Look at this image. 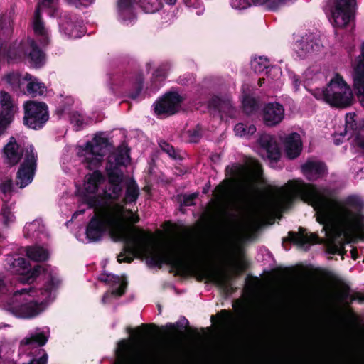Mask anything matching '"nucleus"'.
I'll list each match as a JSON object with an SVG mask.
<instances>
[{
  "mask_svg": "<svg viewBox=\"0 0 364 364\" xmlns=\"http://www.w3.org/2000/svg\"><path fill=\"white\" fill-rule=\"evenodd\" d=\"M0 191L5 196L10 194L12 191V181L11 179L4 181L0 185Z\"/></svg>",
  "mask_w": 364,
  "mask_h": 364,
  "instance_id": "obj_39",
  "label": "nucleus"
},
{
  "mask_svg": "<svg viewBox=\"0 0 364 364\" xmlns=\"http://www.w3.org/2000/svg\"><path fill=\"white\" fill-rule=\"evenodd\" d=\"M312 94L316 99L336 107H347L354 101L351 88L338 74L330 80L325 89L316 88Z\"/></svg>",
  "mask_w": 364,
  "mask_h": 364,
  "instance_id": "obj_7",
  "label": "nucleus"
},
{
  "mask_svg": "<svg viewBox=\"0 0 364 364\" xmlns=\"http://www.w3.org/2000/svg\"><path fill=\"white\" fill-rule=\"evenodd\" d=\"M284 117V109L278 102L267 104L262 109V119L264 124L269 127L279 124Z\"/></svg>",
  "mask_w": 364,
  "mask_h": 364,
  "instance_id": "obj_20",
  "label": "nucleus"
},
{
  "mask_svg": "<svg viewBox=\"0 0 364 364\" xmlns=\"http://www.w3.org/2000/svg\"><path fill=\"white\" fill-rule=\"evenodd\" d=\"M181 97L178 93L166 94L154 104V112L160 117L169 116L175 114L179 109Z\"/></svg>",
  "mask_w": 364,
  "mask_h": 364,
  "instance_id": "obj_15",
  "label": "nucleus"
},
{
  "mask_svg": "<svg viewBox=\"0 0 364 364\" xmlns=\"http://www.w3.org/2000/svg\"><path fill=\"white\" fill-rule=\"evenodd\" d=\"M166 4H169V5H173L176 4V1L177 0H163ZM160 2L161 3V1H160Z\"/></svg>",
  "mask_w": 364,
  "mask_h": 364,
  "instance_id": "obj_46",
  "label": "nucleus"
},
{
  "mask_svg": "<svg viewBox=\"0 0 364 364\" xmlns=\"http://www.w3.org/2000/svg\"><path fill=\"white\" fill-rule=\"evenodd\" d=\"M159 353L156 343H141L136 338L124 339L117 344L114 364H151Z\"/></svg>",
  "mask_w": 364,
  "mask_h": 364,
  "instance_id": "obj_6",
  "label": "nucleus"
},
{
  "mask_svg": "<svg viewBox=\"0 0 364 364\" xmlns=\"http://www.w3.org/2000/svg\"><path fill=\"white\" fill-rule=\"evenodd\" d=\"M23 80H26L28 82L26 85V92H25L26 93L36 96L42 95L46 92V87L44 83L41 82L36 77L28 73H26L23 75Z\"/></svg>",
  "mask_w": 364,
  "mask_h": 364,
  "instance_id": "obj_25",
  "label": "nucleus"
},
{
  "mask_svg": "<svg viewBox=\"0 0 364 364\" xmlns=\"http://www.w3.org/2000/svg\"><path fill=\"white\" fill-rule=\"evenodd\" d=\"M3 156L5 162L10 166L17 164L23 159L17 173L16 184L23 188L31 183L37 161V154L32 146L23 150L17 144L16 139L11 137L3 149Z\"/></svg>",
  "mask_w": 364,
  "mask_h": 364,
  "instance_id": "obj_5",
  "label": "nucleus"
},
{
  "mask_svg": "<svg viewBox=\"0 0 364 364\" xmlns=\"http://www.w3.org/2000/svg\"><path fill=\"white\" fill-rule=\"evenodd\" d=\"M5 32H6V33L8 36H9V35H10V34L11 33V32H12L11 27L10 26H9V27H7V28H6V31H5Z\"/></svg>",
  "mask_w": 364,
  "mask_h": 364,
  "instance_id": "obj_48",
  "label": "nucleus"
},
{
  "mask_svg": "<svg viewBox=\"0 0 364 364\" xmlns=\"http://www.w3.org/2000/svg\"><path fill=\"white\" fill-rule=\"evenodd\" d=\"M186 5L188 7L198 8L199 11H196L197 14H200L203 12V8L200 6L198 0H184Z\"/></svg>",
  "mask_w": 364,
  "mask_h": 364,
  "instance_id": "obj_41",
  "label": "nucleus"
},
{
  "mask_svg": "<svg viewBox=\"0 0 364 364\" xmlns=\"http://www.w3.org/2000/svg\"><path fill=\"white\" fill-rule=\"evenodd\" d=\"M9 56L10 58H13L12 56H11V53H9Z\"/></svg>",
  "mask_w": 364,
  "mask_h": 364,
  "instance_id": "obj_57",
  "label": "nucleus"
},
{
  "mask_svg": "<svg viewBox=\"0 0 364 364\" xmlns=\"http://www.w3.org/2000/svg\"><path fill=\"white\" fill-rule=\"evenodd\" d=\"M99 280L107 284L112 288L111 292H107L103 296L102 299V303H108L109 301V296L117 298L124 293V289L127 286V282L124 277L103 272L99 276Z\"/></svg>",
  "mask_w": 364,
  "mask_h": 364,
  "instance_id": "obj_14",
  "label": "nucleus"
},
{
  "mask_svg": "<svg viewBox=\"0 0 364 364\" xmlns=\"http://www.w3.org/2000/svg\"><path fill=\"white\" fill-rule=\"evenodd\" d=\"M83 213V210H79V211L75 212V213H74V215H77L78 213H80V214H81V213Z\"/></svg>",
  "mask_w": 364,
  "mask_h": 364,
  "instance_id": "obj_54",
  "label": "nucleus"
},
{
  "mask_svg": "<svg viewBox=\"0 0 364 364\" xmlns=\"http://www.w3.org/2000/svg\"><path fill=\"white\" fill-rule=\"evenodd\" d=\"M162 150L166 152L170 156L175 157V151L172 146L169 145L166 142H163L160 144Z\"/></svg>",
  "mask_w": 364,
  "mask_h": 364,
  "instance_id": "obj_42",
  "label": "nucleus"
},
{
  "mask_svg": "<svg viewBox=\"0 0 364 364\" xmlns=\"http://www.w3.org/2000/svg\"><path fill=\"white\" fill-rule=\"evenodd\" d=\"M15 221V217L11 213V207L4 205L0 213V237L3 235L4 230Z\"/></svg>",
  "mask_w": 364,
  "mask_h": 364,
  "instance_id": "obj_28",
  "label": "nucleus"
},
{
  "mask_svg": "<svg viewBox=\"0 0 364 364\" xmlns=\"http://www.w3.org/2000/svg\"><path fill=\"white\" fill-rule=\"evenodd\" d=\"M339 135L346 139L354 137V144L364 149V126L358 125L355 113L346 114L345 131Z\"/></svg>",
  "mask_w": 364,
  "mask_h": 364,
  "instance_id": "obj_13",
  "label": "nucleus"
},
{
  "mask_svg": "<svg viewBox=\"0 0 364 364\" xmlns=\"http://www.w3.org/2000/svg\"><path fill=\"white\" fill-rule=\"evenodd\" d=\"M353 88L360 105L364 107V43L361 47V54L354 66Z\"/></svg>",
  "mask_w": 364,
  "mask_h": 364,
  "instance_id": "obj_18",
  "label": "nucleus"
},
{
  "mask_svg": "<svg viewBox=\"0 0 364 364\" xmlns=\"http://www.w3.org/2000/svg\"><path fill=\"white\" fill-rule=\"evenodd\" d=\"M130 157L129 154V149L127 146H122L119 147L116 152L109 157V164L107 168H110L111 170L119 171L117 168L118 166H126L129 163Z\"/></svg>",
  "mask_w": 364,
  "mask_h": 364,
  "instance_id": "obj_23",
  "label": "nucleus"
},
{
  "mask_svg": "<svg viewBox=\"0 0 364 364\" xmlns=\"http://www.w3.org/2000/svg\"><path fill=\"white\" fill-rule=\"evenodd\" d=\"M230 5L234 9L243 10L254 5V4L252 0H230Z\"/></svg>",
  "mask_w": 364,
  "mask_h": 364,
  "instance_id": "obj_36",
  "label": "nucleus"
},
{
  "mask_svg": "<svg viewBox=\"0 0 364 364\" xmlns=\"http://www.w3.org/2000/svg\"><path fill=\"white\" fill-rule=\"evenodd\" d=\"M289 240L300 245L308 243H320L324 239H319L316 234H309L305 230L301 229L298 233L289 232Z\"/></svg>",
  "mask_w": 364,
  "mask_h": 364,
  "instance_id": "obj_24",
  "label": "nucleus"
},
{
  "mask_svg": "<svg viewBox=\"0 0 364 364\" xmlns=\"http://www.w3.org/2000/svg\"><path fill=\"white\" fill-rule=\"evenodd\" d=\"M64 33L73 38H80L84 33V29L80 24H75L73 22H68L62 25Z\"/></svg>",
  "mask_w": 364,
  "mask_h": 364,
  "instance_id": "obj_31",
  "label": "nucleus"
},
{
  "mask_svg": "<svg viewBox=\"0 0 364 364\" xmlns=\"http://www.w3.org/2000/svg\"><path fill=\"white\" fill-rule=\"evenodd\" d=\"M3 81L5 82L8 85L11 87V88L14 91H21L23 93H26L24 90H23L22 87L26 80H23V75H21L18 72H11L6 74L3 77Z\"/></svg>",
  "mask_w": 364,
  "mask_h": 364,
  "instance_id": "obj_27",
  "label": "nucleus"
},
{
  "mask_svg": "<svg viewBox=\"0 0 364 364\" xmlns=\"http://www.w3.org/2000/svg\"><path fill=\"white\" fill-rule=\"evenodd\" d=\"M336 136H337V134H335V143H336V144H339L341 141L339 139H336Z\"/></svg>",
  "mask_w": 364,
  "mask_h": 364,
  "instance_id": "obj_51",
  "label": "nucleus"
},
{
  "mask_svg": "<svg viewBox=\"0 0 364 364\" xmlns=\"http://www.w3.org/2000/svg\"><path fill=\"white\" fill-rule=\"evenodd\" d=\"M107 145V139L103 134H97L91 141L77 149V155L81 160L92 169L97 167L102 161L104 149Z\"/></svg>",
  "mask_w": 364,
  "mask_h": 364,
  "instance_id": "obj_8",
  "label": "nucleus"
},
{
  "mask_svg": "<svg viewBox=\"0 0 364 364\" xmlns=\"http://www.w3.org/2000/svg\"><path fill=\"white\" fill-rule=\"evenodd\" d=\"M209 107L218 109L221 112L230 113L232 111V105L229 100H223L219 97H215L210 102Z\"/></svg>",
  "mask_w": 364,
  "mask_h": 364,
  "instance_id": "obj_32",
  "label": "nucleus"
},
{
  "mask_svg": "<svg viewBox=\"0 0 364 364\" xmlns=\"http://www.w3.org/2000/svg\"><path fill=\"white\" fill-rule=\"evenodd\" d=\"M70 122L75 127L76 130H78L87 123V120L80 113L74 112L70 117Z\"/></svg>",
  "mask_w": 364,
  "mask_h": 364,
  "instance_id": "obj_35",
  "label": "nucleus"
},
{
  "mask_svg": "<svg viewBox=\"0 0 364 364\" xmlns=\"http://www.w3.org/2000/svg\"><path fill=\"white\" fill-rule=\"evenodd\" d=\"M26 255L31 260L40 262L46 260L48 258L49 252L43 247L31 246L26 248Z\"/></svg>",
  "mask_w": 364,
  "mask_h": 364,
  "instance_id": "obj_29",
  "label": "nucleus"
},
{
  "mask_svg": "<svg viewBox=\"0 0 364 364\" xmlns=\"http://www.w3.org/2000/svg\"><path fill=\"white\" fill-rule=\"evenodd\" d=\"M139 195V190L137 184L134 181L129 180L126 185L124 199L119 202V198H117L115 202L123 206L124 208L131 210L136 216L139 217L136 211L124 206V205L135 203ZM138 220H139V218H138ZM132 224H134V223H128L127 226L130 229H134L144 233L149 238L151 249L147 248V251L144 254H141L129 248L127 246V242L124 240H121L120 241L124 243L125 252L118 256L117 260L119 263L123 262H130L134 257H138L146 259L147 263L153 266L168 264L175 267H181L188 265L200 279H205L221 286L224 284L226 274L222 270L194 258V256L190 255L189 252L180 247L175 245L166 247L159 244L149 233L136 228L131 227Z\"/></svg>",
  "mask_w": 364,
  "mask_h": 364,
  "instance_id": "obj_4",
  "label": "nucleus"
},
{
  "mask_svg": "<svg viewBox=\"0 0 364 364\" xmlns=\"http://www.w3.org/2000/svg\"><path fill=\"white\" fill-rule=\"evenodd\" d=\"M134 3L140 4L146 13H154L161 8L159 0H119L118 12L121 18L125 22L134 17L132 9Z\"/></svg>",
  "mask_w": 364,
  "mask_h": 364,
  "instance_id": "obj_11",
  "label": "nucleus"
},
{
  "mask_svg": "<svg viewBox=\"0 0 364 364\" xmlns=\"http://www.w3.org/2000/svg\"><path fill=\"white\" fill-rule=\"evenodd\" d=\"M269 161L270 164L275 163V161H271L270 160H269ZM277 161H276V162H277ZM271 166H273V164H271Z\"/></svg>",
  "mask_w": 364,
  "mask_h": 364,
  "instance_id": "obj_56",
  "label": "nucleus"
},
{
  "mask_svg": "<svg viewBox=\"0 0 364 364\" xmlns=\"http://www.w3.org/2000/svg\"><path fill=\"white\" fill-rule=\"evenodd\" d=\"M242 106L245 111L247 114H250L257 107V102L254 98L246 96L242 100Z\"/></svg>",
  "mask_w": 364,
  "mask_h": 364,
  "instance_id": "obj_37",
  "label": "nucleus"
},
{
  "mask_svg": "<svg viewBox=\"0 0 364 364\" xmlns=\"http://www.w3.org/2000/svg\"><path fill=\"white\" fill-rule=\"evenodd\" d=\"M156 75L157 77L161 76V75H162V76L164 77V74L161 75V74L159 73V70H157V71H156Z\"/></svg>",
  "mask_w": 364,
  "mask_h": 364,
  "instance_id": "obj_53",
  "label": "nucleus"
},
{
  "mask_svg": "<svg viewBox=\"0 0 364 364\" xmlns=\"http://www.w3.org/2000/svg\"><path fill=\"white\" fill-rule=\"evenodd\" d=\"M44 231V225L39 220H35L27 223L23 230L24 235L27 237H38Z\"/></svg>",
  "mask_w": 364,
  "mask_h": 364,
  "instance_id": "obj_30",
  "label": "nucleus"
},
{
  "mask_svg": "<svg viewBox=\"0 0 364 364\" xmlns=\"http://www.w3.org/2000/svg\"><path fill=\"white\" fill-rule=\"evenodd\" d=\"M301 171L307 179L316 180L325 172V166L320 161L309 159L302 165Z\"/></svg>",
  "mask_w": 364,
  "mask_h": 364,
  "instance_id": "obj_22",
  "label": "nucleus"
},
{
  "mask_svg": "<svg viewBox=\"0 0 364 364\" xmlns=\"http://www.w3.org/2000/svg\"><path fill=\"white\" fill-rule=\"evenodd\" d=\"M23 123L31 129H41L49 119L48 106L44 102L27 101L23 104Z\"/></svg>",
  "mask_w": 364,
  "mask_h": 364,
  "instance_id": "obj_9",
  "label": "nucleus"
},
{
  "mask_svg": "<svg viewBox=\"0 0 364 364\" xmlns=\"http://www.w3.org/2000/svg\"><path fill=\"white\" fill-rule=\"evenodd\" d=\"M198 193H193L191 195L185 196L183 199V204L186 206L193 205V200L197 197Z\"/></svg>",
  "mask_w": 364,
  "mask_h": 364,
  "instance_id": "obj_43",
  "label": "nucleus"
},
{
  "mask_svg": "<svg viewBox=\"0 0 364 364\" xmlns=\"http://www.w3.org/2000/svg\"><path fill=\"white\" fill-rule=\"evenodd\" d=\"M70 3L78 7L80 6H87L92 3V0H68Z\"/></svg>",
  "mask_w": 364,
  "mask_h": 364,
  "instance_id": "obj_44",
  "label": "nucleus"
},
{
  "mask_svg": "<svg viewBox=\"0 0 364 364\" xmlns=\"http://www.w3.org/2000/svg\"><path fill=\"white\" fill-rule=\"evenodd\" d=\"M109 187L101 190L104 178L99 171L86 176L85 196L90 207L95 208V215L86 229L88 242L100 240L108 233L114 240H124L131 250L144 254L151 248L149 238L142 232L130 229L128 223H135L138 217L131 210L115 202L122 191L123 173L107 168Z\"/></svg>",
  "mask_w": 364,
  "mask_h": 364,
  "instance_id": "obj_2",
  "label": "nucleus"
},
{
  "mask_svg": "<svg viewBox=\"0 0 364 364\" xmlns=\"http://www.w3.org/2000/svg\"><path fill=\"white\" fill-rule=\"evenodd\" d=\"M54 0H43V4H46V2H48L49 4V3H51Z\"/></svg>",
  "mask_w": 364,
  "mask_h": 364,
  "instance_id": "obj_52",
  "label": "nucleus"
},
{
  "mask_svg": "<svg viewBox=\"0 0 364 364\" xmlns=\"http://www.w3.org/2000/svg\"><path fill=\"white\" fill-rule=\"evenodd\" d=\"M139 90H141V81L139 82Z\"/></svg>",
  "mask_w": 364,
  "mask_h": 364,
  "instance_id": "obj_55",
  "label": "nucleus"
},
{
  "mask_svg": "<svg viewBox=\"0 0 364 364\" xmlns=\"http://www.w3.org/2000/svg\"><path fill=\"white\" fill-rule=\"evenodd\" d=\"M234 131L237 136H247L256 132V127L254 125L247 126L242 123H238L235 126Z\"/></svg>",
  "mask_w": 364,
  "mask_h": 364,
  "instance_id": "obj_34",
  "label": "nucleus"
},
{
  "mask_svg": "<svg viewBox=\"0 0 364 364\" xmlns=\"http://www.w3.org/2000/svg\"><path fill=\"white\" fill-rule=\"evenodd\" d=\"M251 65L255 72L258 73H262L269 68L268 59L262 56L254 58Z\"/></svg>",
  "mask_w": 364,
  "mask_h": 364,
  "instance_id": "obj_33",
  "label": "nucleus"
},
{
  "mask_svg": "<svg viewBox=\"0 0 364 364\" xmlns=\"http://www.w3.org/2000/svg\"><path fill=\"white\" fill-rule=\"evenodd\" d=\"M267 80L269 83L271 80H274L275 81L279 80L282 75V71L277 67H271L268 70V71H267Z\"/></svg>",
  "mask_w": 364,
  "mask_h": 364,
  "instance_id": "obj_38",
  "label": "nucleus"
},
{
  "mask_svg": "<svg viewBox=\"0 0 364 364\" xmlns=\"http://www.w3.org/2000/svg\"><path fill=\"white\" fill-rule=\"evenodd\" d=\"M351 254H352V257L355 259H356V256H355V251L354 250H353L351 251Z\"/></svg>",
  "mask_w": 364,
  "mask_h": 364,
  "instance_id": "obj_50",
  "label": "nucleus"
},
{
  "mask_svg": "<svg viewBox=\"0 0 364 364\" xmlns=\"http://www.w3.org/2000/svg\"><path fill=\"white\" fill-rule=\"evenodd\" d=\"M355 0H333L331 8V23L334 27L345 28L353 20Z\"/></svg>",
  "mask_w": 364,
  "mask_h": 364,
  "instance_id": "obj_10",
  "label": "nucleus"
},
{
  "mask_svg": "<svg viewBox=\"0 0 364 364\" xmlns=\"http://www.w3.org/2000/svg\"><path fill=\"white\" fill-rule=\"evenodd\" d=\"M17 102L11 95L4 90L0 91V113L14 120V116L18 112Z\"/></svg>",
  "mask_w": 364,
  "mask_h": 364,
  "instance_id": "obj_21",
  "label": "nucleus"
},
{
  "mask_svg": "<svg viewBox=\"0 0 364 364\" xmlns=\"http://www.w3.org/2000/svg\"><path fill=\"white\" fill-rule=\"evenodd\" d=\"M255 6L266 5L270 9H276L275 0H252Z\"/></svg>",
  "mask_w": 364,
  "mask_h": 364,
  "instance_id": "obj_40",
  "label": "nucleus"
},
{
  "mask_svg": "<svg viewBox=\"0 0 364 364\" xmlns=\"http://www.w3.org/2000/svg\"><path fill=\"white\" fill-rule=\"evenodd\" d=\"M6 262L12 274L20 275L21 283H31L41 274L46 282L42 287L15 289L0 274L1 305L18 318L31 319L39 316L55 299V290L60 283L57 272L41 265L31 269L29 264L20 257L8 256Z\"/></svg>",
  "mask_w": 364,
  "mask_h": 364,
  "instance_id": "obj_3",
  "label": "nucleus"
},
{
  "mask_svg": "<svg viewBox=\"0 0 364 364\" xmlns=\"http://www.w3.org/2000/svg\"><path fill=\"white\" fill-rule=\"evenodd\" d=\"M33 28L36 36L41 37V43L46 45L48 43V31L44 27L43 22L40 18V9L38 8L35 12V16L33 22Z\"/></svg>",
  "mask_w": 364,
  "mask_h": 364,
  "instance_id": "obj_26",
  "label": "nucleus"
},
{
  "mask_svg": "<svg viewBox=\"0 0 364 364\" xmlns=\"http://www.w3.org/2000/svg\"><path fill=\"white\" fill-rule=\"evenodd\" d=\"M198 138H199L198 133H196V134H194L193 136V137L191 139V141L195 142V141H196L198 139Z\"/></svg>",
  "mask_w": 364,
  "mask_h": 364,
  "instance_id": "obj_47",
  "label": "nucleus"
},
{
  "mask_svg": "<svg viewBox=\"0 0 364 364\" xmlns=\"http://www.w3.org/2000/svg\"><path fill=\"white\" fill-rule=\"evenodd\" d=\"M291 80H292V82H293V83L294 85L295 89L297 90L299 88V85H300V81H299L298 77L294 75L291 77Z\"/></svg>",
  "mask_w": 364,
  "mask_h": 364,
  "instance_id": "obj_45",
  "label": "nucleus"
},
{
  "mask_svg": "<svg viewBox=\"0 0 364 364\" xmlns=\"http://www.w3.org/2000/svg\"><path fill=\"white\" fill-rule=\"evenodd\" d=\"M284 154L289 159L297 158L302 151V141L298 133L292 132L279 136Z\"/></svg>",
  "mask_w": 364,
  "mask_h": 364,
  "instance_id": "obj_17",
  "label": "nucleus"
},
{
  "mask_svg": "<svg viewBox=\"0 0 364 364\" xmlns=\"http://www.w3.org/2000/svg\"><path fill=\"white\" fill-rule=\"evenodd\" d=\"M258 154L264 159L271 161H278L280 158L279 146L273 136L269 134H261L258 140Z\"/></svg>",
  "mask_w": 364,
  "mask_h": 364,
  "instance_id": "obj_16",
  "label": "nucleus"
},
{
  "mask_svg": "<svg viewBox=\"0 0 364 364\" xmlns=\"http://www.w3.org/2000/svg\"><path fill=\"white\" fill-rule=\"evenodd\" d=\"M294 50L301 58H316L324 53V48L319 41L311 36L302 38L294 45Z\"/></svg>",
  "mask_w": 364,
  "mask_h": 364,
  "instance_id": "obj_12",
  "label": "nucleus"
},
{
  "mask_svg": "<svg viewBox=\"0 0 364 364\" xmlns=\"http://www.w3.org/2000/svg\"><path fill=\"white\" fill-rule=\"evenodd\" d=\"M234 181L220 184L214 191V203L223 205L229 202L235 186H241L244 209L240 223L245 232L256 230L270 214L287 208L293 199L299 196L311 205L316 221L323 225L326 241L343 245L356 239L364 240V203L358 196L336 200L331 191L306 184L301 180H292L282 187L269 186L262 193L257 183L261 180L262 169L259 162L247 160L245 166L238 167Z\"/></svg>",
  "mask_w": 364,
  "mask_h": 364,
  "instance_id": "obj_1",
  "label": "nucleus"
},
{
  "mask_svg": "<svg viewBox=\"0 0 364 364\" xmlns=\"http://www.w3.org/2000/svg\"><path fill=\"white\" fill-rule=\"evenodd\" d=\"M27 55L30 59V63L33 67L40 68L45 63V55L43 52L38 49L33 40L28 39L21 45V51L18 54Z\"/></svg>",
  "mask_w": 364,
  "mask_h": 364,
  "instance_id": "obj_19",
  "label": "nucleus"
},
{
  "mask_svg": "<svg viewBox=\"0 0 364 364\" xmlns=\"http://www.w3.org/2000/svg\"><path fill=\"white\" fill-rule=\"evenodd\" d=\"M265 80H265L264 78H260V79L259 80V81H258V84H259V86H262V85L263 83H264V81H265Z\"/></svg>",
  "mask_w": 364,
  "mask_h": 364,
  "instance_id": "obj_49",
  "label": "nucleus"
}]
</instances>
